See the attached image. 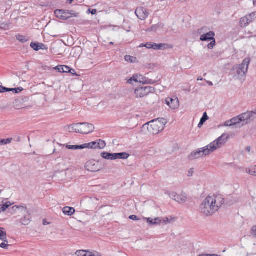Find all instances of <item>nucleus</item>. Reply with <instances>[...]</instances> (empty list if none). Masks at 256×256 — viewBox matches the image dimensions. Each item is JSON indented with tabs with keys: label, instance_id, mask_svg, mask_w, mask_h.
<instances>
[{
	"label": "nucleus",
	"instance_id": "obj_23",
	"mask_svg": "<svg viewBox=\"0 0 256 256\" xmlns=\"http://www.w3.org/2000/svg\"><path fill=\"white\" fill-rule=\"evenodd\" d=\"M96 141L82 144V148H96Z\"/></svg>",
	"mask_w": 256,
	"mask_h": 256
},
{
	"label": "nucleus",
	"instance_id": "obj_55",
	"mask_svg": "<svg viewBox=\"0 0 256 256\" xmlns=\"http://www.w3.org/2000/svg\"><path fill=\"white\" fill-rule=\"evenodd\" d=\"M6 92V87L0 85V93Z\"/></svg>",
	"mask_w": 256,
	"mask_h": 256
},
{
	"label": "nucleus",
	"instance_id": "obj_47",
	"mask_svg": "<svg viewBox=\"0 0 256 256\" xmlns=\"http://www.w3.org/2000/svg\"><path fill=\"white\" fill-rule=\"evenodd\" d=\"M155 82H156L155 80L146 78V80L145 82V84H155Z\"/></svg>",
	"mask_w": 256,
	"mask_h": 256
},
{
	"label": "nucleus",
	"instance_id": "obj_59",
	"mask_svg": "<svg viewBox=\"0 0 256 256\" xmlns=\"http://www.w3.org/2000/svg\"><path fill=\"white\" fill-rule=\"evenodd\" d=\"M55 69L57 70H58L59 72H61V68H60V66H56L55 68Z\"/></svg>",
	"mask_w": 256,
	"mask_h": 256
},
{
	"label": "nucleus",
	"instance_id": "obj_53",
	"mask_svg": "<svg viewBox=\"0 0 256 256\" xmlns=\"http://www.w3.org/2000/svg\"><path fill=\"white\" fill-rule=\"evenodd\" d=\"M154 222L156 223V225L160 224L162 222V220L160 218H156L154 219Z\"/></svg>",
	"mask_w": 256,
	"mask_h": 256
},
{
	"label": "nucleus",
	"instance_id": "obj_41",
	"mask_svg": "<svg viewBox=\"0 0 256 256\" xmlns=\"http://www.w3.org/2000/svg\"><path fill=\"white\" fill-rule=\"evenodd\" d=\"M68 18L71 17H78V13L76 12L74 10H68Z\"/></svg>",
	"mask_w": 256,
	"mask_h": 256
},
{
	"label": "nucleus",
	"instance_id": "obj_32",
	"mask_svg": "<svg viewBox=\"0 0 256 256\" xmlns=\"http://www.w3.org/2000/svg\"><path fill=\"white\" fill-rule=\"evenodd\" d=\"M248 18V22L250 23L252 22L256 18V12H253L249 14L246 15Z\"/></svg>",
	"mask_w": 256,
	"mask_h": 256
},
{
	"label": "nucleus",
	"instance_id": "obj_24",
	"mask_svg": "<svg viewBox=\"0 0 256 256\" xmlns=\"http://www.w3.org/2000/svg\"><path fill=\"white\" fill-rule=\"evenodd\" d=\"M23 88L19 87L18 88H6V92H12L15 94H18L23 90Z\"/></svg>",
	"mask_w": 256,
	"mask_h": 256
},
{
	"label": "nucleus",
	"instance_id": "obj_57",
	"mask_svg": "<svg viewBox=\"0 0 256 256\" xmlns=\"http://www.w3.org/2000/svg\"><path fill=\"white\" fill-rule=\"evenodd\" d=\"M22 208L24 210V211L25 212H26V213H28V212L27 210V208L26 207H24V206H17V208Z\"/></svg>",
	"mask_w": 256,
	"mask_h": 256
},
{
	"label": "nucleus",
	"instance_id": "obj_34",
	"mask_svg": "<svg viewBox=\"0 0 256 256\" xmlns=\"http://www.w3.org/2000/svg\"><path fill=\"white\" fill-rule=\"evenodd\" d=\"M61 68V72H71V70L74 72V70L72 69H70L68 66H60Z\"/></svg>",
	"mask_w": 256,
	"mask_h": 256
},
{
	"label": "nucleus",
	"instance_id": "obj_27",
	"mask_svg": "<svg viewBox=\"0 0 256 256\" xmlns=\"http://www.w3.org/2000/svg\"><path fill=\"white\" fill-rule=\"evenodd\" d=\"M144 89L146 96L148 95L150 93H153L154 92V88L150 86H143L142 87Z\"/></svg>",
	"mask_w": 256,
	"mask_h": 256
},
{
	"label": "nucleus",
	"instance_id": "obj_38",
	"mask_svg": "<svg viewBox=\"0 0 256 256\" xmlns=\"http://www.w3.org/2000/svg\"><path fill=\"white\" fill-rule=\"evenodd\" d=\"M12 138L0 140V144L3 145L7 144H10L12 142Z\"/></svg>",
	"mask_w": 256,
	"mask_h": 256
},
{
	"label": "nucleus",
	"instance_id": "obj_9",
	"mask_svg": "<svg viewBox=\"0 0 256 256\" xmlns=\"http://www.w3.org/2000/svg\"><path fill=\"white\" fill-rule=\"evenodd\" d=\"M166 104L169 106V107L172 109L176 110L178 108L179 106V100L178 98L173 97L170 98L168 97L166 99Z\"/></svg>",
	"mask_w": 256,
	"mask_h": 256
},
{
	"label": "nucleus",
	"instance_id": "obj_6",
	"mask_svg": "<svg viewBox=\"0 0 256 256\" xmlns=\"http://www.w3.org/2000/svg\"><path fill=\"white\" fill-rule=\"evenodd\" d=\"M148 129L153 134H158L164 130V124H158L156 120H152L148 123Z\"/></svg>",
	"mask_w": 256,
	"mask_h": 256
},
{
	"label": "nucleus",
	"instance_id": "obj_52",
	"mask_svg": "<svg viewBox=\"0 0 256 256\" xmlns=\"http://www.w3.org/2000/svg\"><path fill=\"white\" fill-rule=\"evenodd\" d=\"M87 12H88V13H90L92 14H95L96 13V10L89 8V9H88Z\"/></svg>",
	"mask_w": 256,
	"mask_h": 256
},
{
	"label": "nucleus",
	"instance_id": "obj_18",
	"mask_svg": "<svg viewBox=\"0 0 256 256\" xmlns=\"http://www.w3.org/2000/svg\"><path fill=\"white\" fill-rule=\"evenodd\" d=\"M62 212L65 215L72 216L75 212V209L69 206H65L63 208Z\"/></svg>",
	"mask_w": 256,
	"mask_h": 256
},
{
	"label": "nucleus",
	"instance_id": "obj_28",
	"mask_svg": "<svg viewBox=\"0 0 256 256\" xmlns=\"http://www.w3.org/2000/svg\"><path fill=\"white\" fill-rule=\"evenodd\" d=\"M242 118V122L249 120L252 116V112L243 113L239 115Z\"/></svg>",
	"mask_w": 256,
	"mask_h": 256
},
{
	"label": "nucleus",
	"instance_id": "obj_29",
	"mask_svg": "<svg viewBox=\"0 0 256 256\" xmlns=\"http://www.w3.org/2000/svg\"><path fill=\"white\" fill-rule=\"evenodd\" d=\"M66 148H68V150H82V149H83L82 148V145H74V146L66 144Z\"/></svg>",
	"mask_w": 256,
	"mask_h": 256
},
{
	"label": "nucleus",
	"instance_id": "obj_42",
	"mask_svg": "<svg viewBox=\"0 0 256 256\" xmlns=\"http://www.w3.org/2000/svg\"><path fill=\"white\" fill-rule=\"evenodd\" d=\"M146 78L142 74H139L138 76V82L142 83L143 84H145Z\"/></svg>",
	"mask_w": 256,
	"mask_h": 256
},
{
	"label": "nucleus",
	"instance_id": "obj_43",
	"mask_svg": "<svg viewBox=\"0 0 256 256\" xmlns=\"http://www.w3.org/2000/svg\"><path fill=\"white\" fill-rule=\"evenodd\" d=\"M124 59L126 61L128 62H134V60L136 59V58L126 55L125 56Z\"/></svg>",
	"mask_w": 256,
	"mask_h": 256
},
{
	"label": "nucleus",
	"instance_id": "obj_35",
	"mask_svg": "<svg viewBox=\"0 0 256 256\" xmlns=\"http://www.w3.org/2000/svg\"><path fill=\"white\" fill-rule=\"evenodd\" d=\"M12 204L10 202H6V203L2 204H0V210L4 212Z\"/></svg>",
	"mask_w": 256,
	"mask_h": 256
},
{
	"label": "nucleus",
	"instance_id": "obj_17",
	"mask_svg": "<svg viewBox=\"0 0 256 256\" xmlns=\"http://www.w3.org/2000/svg\"><path fill=\"white\" fill-rule=\"evenodd\" d=\"M130 156V154L126 152L114 153V159L126 160Z\"/></svg>",
	"mask_w": 256,
	"mask_h": 256
},
{
	"label": "nucleus",
	"instance_id": "obj_14",
	"mask_svg": "<svg viewBox=\"0 0 256 256\" xmlns=\"http://www.w3.org/2000/svg\"><path fill=\"white\" fill-rule=\"evenodd\" d=\"M76 254L77 256H96L90 252L84 250H79L76 252Z\"/></svg>",
	"mask_w": 256,
	"mask_h": 256
},
{
	"label": "nucleus",
	"instance_id": "obj_8",
	"mask_svg": "<svg viewBox=\"0 0 256 256\" xmlns=\"http://www.w3.org/2000/svg\"><path fill=\"white\" fill-rule=\"evenodd\" d=\"M229 136L228 134H224L220 136L218 138H217L216 140L210 143L208 145V147L210 148V146H214L216 148V150L218 148L220 145H222L224 144L226 140L228 138Z\"/></svg>",
	"mask_w": 256,
	"mask_h": 256
},
{
	"label": "nucleus",
	"instance_id": "obj_21",
	"mask_svg": "<svg viewBox=\"0 0 256 256\" xmlns=\"http://www.w3.org/2000/svg\"><path fill=\"white\" fill-rule=\"evenodd\" d=\"M4 230V228H0V240L8 243V241L6 238V233Z\"/></svg>",
	"mask_w": 256,
	"mask_h": 256
},
{
	"label": "nucleus",
	"instance_id": "obj_37",
	"mask_svg": "<svg viewBox=\"0 0 256 256\" xmlns=\"http://www.w3.org/2000/svg\"><path fill=\"white\" fill-rule=\"evenodd\" d=\"M156 120L158 124H164V128L165 126L167 123V120L166 119L164 118H159L156 120Z\"/></svg>",
	"mask_w": 256,
	"mask_h": 256
},
{
	"label": "nucleus",
	"instance_id": "obj_22",
	"mask_svg": "<svg viewBox=\"0 0 256 256\" xmlns=\"http://www.w3.org/2000/svg\"><path fill=\"white\" fill-rule=\"evenodd\" d=\"M168 45L164 44H154V50H164L166 48H168Z\"/></svg>",
	"mask_w": 256,
	"mask_h": 256
},
{
	"label": "nucleus",
	"instance_id": "obj_46",
	"mask_svg": "<svg viewBox=\"0 0 256 256\" xmlns=\"http://www.w3.org/2000/svg\"><path fill=\"white\" fill-rule=\"evenodd\" d=\"M144 219L146 220L147 222L149 223L150 224L156 225L154 219H152L151 218H144Z\"/></svg>",
	"mask_w": 256,
	"mask_h": 256
},
{
	"label": "nucleus",
	"instance_id": "obj_13",
	"mask_svg": "<svg viewBox=\"0 0 256 256\" xmlns=\"http://www.w3.org/2000/svg\"><path fill=\"white\" fill-rule=\"evenodd\" d=\"M214 32L212 31H210L206 34L202 35L200 37V40L201 41H210L214 38Z\"/></svg>",
	"mask_w": 256,
	"mask_h": 256
},
{
	"label": "nucleus",
	"instance_id": "obj_36",
	"mask_svg": "<svg viewBox=\"0 0 256 256\" xmlns=\"http://www.w3.org/2000/svg\"><path fill=\"white\" fill-rule=\"evenodd\" d=\"M246 172L252 176H256V166H252Z\"/></svg>",
	"mask_w": 256,
	"mask_h": 256
},
{
	"label": "nucleus",
	"instance_id": "obj_63",
	"mask_svg": "<svg viewBox=\"0 0 256 256\" xmlns=\"http://www.w3.org/2000/svg\"><path fill=\"white\" fill-rule=\"evenodd\" d=\"M208 256H220L216 254H208Z\"/></svg>",
	"mask_w": 256,
	"mask_h": 256
},
{
	"label": "nucleus",
	"instance_id": "obj_11",
	"mask_svg": "<svg viewBox=\"0 0 256 256\" xmlns=\"http://www.w3.org/2000/svg\"><path fill=\"white\" fill-rule=\"evenodd\" d=\"M56 16L62 20H66L68 18V10H56L54 11Z\"/></svg>",
	"mask_w": 256,
	"mask_h": 256
},
{
	"label": "nucleus",
	"instance_id": "obj_60",
	"mask_svg": "<svg viewBox=\"0 0 256 256\" xmlns=\"http://www.w3.org/2000/svg\"><path fill=\"white\" fill-rule=\"evenodd\" d=\"M204 124V122H202V121L200 120V122H199V124H198V128H200L201 126H202Z\"/></svg>",
	"mask_w": 256,
	"mask_h": 256
},
{
	"label": "nucleus",
	"instance_id": "obj_30",
	"mask_svg": "<svg viewBox=\"0 0 256 256\" xmlns=\"http://www.w3.org/2000/svg\"><path fill=\"white\" fill-rule=\"evenodd\" d=\"M16 38L17 40L22 43H25L28 41V39L25 36H22L21 34H17L16 36Z\"/></svg>",
	"mask_w": 256,
	"mask_h": 256
},
{
	"label": "nucleus",
	"instance_id": "obj_5",
	"mask_svg": "<svg viewBox=\"0 0 256 256\" xmlns=\"http://www.w3.org/2000/svg\"><path fill=\"white\" fill-rule=\"evenodd\" d=\"M166 194H168L170 198L180 204L184 203L188 199V196L186 193H182L178 194L174 192H166Z\"/></svg>",
	"mask_w": 256,
	"mask_h": 256
},
{
	"label": "nucleus",
	"instance_id": "obj_4",
	"mask_svg": "<svg viewBox=\"0 0 256 256\" xmlns=\"http://www.w3.org/2000/svg\"><path fill=\"white\" fill-rule=\"evenodd\" d=\"M250 62L249 58H245L241 64L234 65L231 70L232 72H236L238 77L244 76L248 70Z\"/></svg>",
	"mask_w": 256,
	"mask_h": 256
},
{
	"label": "nucleus",
	"instance_id": "obj_58",
	"mask_svg": "<svg viewBox=\"0 0 256 256\" xmlns=\"http://www.w3.org/2000/svg\"><path fill=\"white\" fill-rule=\"evenodd\" d=\"M206 83L210 86H213V83L210 82V81H208V80H206Z\"/></svg>",
	"mask_w": 256,
	"mask_h": 256
},
{
	"label": "nucleus",
	"instance_id": "obj_31",
	"mask_svg": "<svg viewBox=\"0 0 256 256\" xmlns=\"http://www.w3.org/2000/svg\"><path fill=\"white\" fill-rule=\"evenodd\" d=\"M242 122V118L240 116L233 118L231 119V122L233 126L240 124Z\"/></svg>",
	"mask_w": 256,
	"mask_h": 256
},
{
	"label": "nucleus",
	"instance_id": "obj_33",
	"mask_svg": "<svg viewBox=\"0 0 256 256\" xmlns=\"http://www.w3.org/2000/svg\"><path fill=\"white\" fill-rule=\"evenodd\" d=\"M10 22H0V29L4 30H8L10 29Z\"/></svg>",
	"mask_w": 256,
	"mask_h": 256
},
{
	"label": "nucleus",
	"instance_id": "obj_26",
	"mask_svg": "<svg viewBox=\"0 0 256 256\" xmlns=\"http://www.w3.org/2000/svg\"><path fill=\"white\" fill-rule=\"evenodd\" d=\"M30 215L28 214L27 216H24L22 219H21V223L24 226H27L29 224L30 222Z\"/></svg>",
	"mask_w": 256,
	"mask_h": 256
},
{
	"label": "nucleus",
	"instance_id": "obj_51",
	"mask_svg": "<svg viewBox=\"0 0 256 256\" xmlns=\"http://www.w3.org/2000/svg\"><path fill=\"white\" fill-rule=\"evenodd\" d=\"M231 122V120L226 121L224 122V126H232L233 124H232V122Z\"/></svg>",
	"mask_w": 256,
	"mask_h": 256
},
{
	"label": "nucleus",
	"instance_id": "obj_2",
	"mask_svg": "<svg viewBox=\"0 0 256 256\" xmlns=\"http://www.w3.org/2000/svg\"><path fill=\"white\" fill-rule=\"evenodd\" d=\"M70 128L73 132L84 134H90L94 130V126L92 124L87 122H80L72 124Z\"/></svg>",
	"mask_w": 256,
	"mask_h": 256
},
{
	"label": "nucleus",
	"instance_id": "obj_40",
	"mask_svg": "<svg viewBox=\"0 0 256 256\" xmlns=\"http://www.w3.org/2000/svg\"><path fill=\"white\" fill-rule=\"evenodd\" d=\"M138 76L139 74H134L128 80V83H131L132 81H134L136 82H138Z\"/></svg>",
	"mask_w": 256,
	"mask_h": 256
},
{
	"label": "nucleus",
	"instance_id": "obj_44",
	"mask_svg": "<svg viewBox=\"0 0 256 256\" xmlns=\"http://www.w3.org/2000/svg\"><path fill=\"white\" fill-rule=\"evenodd\" d=\"M154 44L152 42H147L145 44H142L140 46H145L147 48L150 49V48H154Z\"/></svg>",
	"mask_w": 256,
	"mask_h": 256
},
{
	"label": "nucleus",
	"instance_id": "obj_12",
	"mask_svg": "<svg viewBox=\"0 0 256 256\" xmlns=\"http://www.w3.org/2000/svg\"><path fill=\"white\" fill-rule=\"evenodd\" d=\"M30 47L36 51H38L40 50H47L46 46L42 44L36 42H32L30 44Z\"/></svg>",
	"mask_w": 256,
	"mask_h": 256
},
{
	"label": "nucleus",
	"instance_id": "obj_50",
	"mask_svg": "<svg viewBox=\"0 0 256 256\" xmlns=\"http://www.w3.org/2000/svg\"><path fill=\"white\" fill-rule=\"evenodd\" d=\"M8 246H9V245L8 244H5V242H2L0 244V247L2 248H4V249H7Z\"/></svg>",
	"mask_w": 256,
	"mask_h": 256
},
{
	"label": "nucleus",
	"instance_id": "obj_15",
	"mask_svg": "<svg viewBox=\"0 0 256 256\" xmlns=\"http://www.w3.org/2000/svg\"><path fill=\"white\" fill-rule=\"evenodd\" d=\"M136 97L137 98H142L146 96V94L142 87H139L134 90Z\"/></svg>",
	"mask_w": 256,
	"mask_h": 256
},
{
	"label": "nucleus",
	"instance_id": "obj_3",
	"mask_svg": "<svg viewBox=\"0 0 256 256\" xmlns=\"http://www.w3.org/2000/svg\"><path fill=\"white\" fill-rule=\"evenodd\" d=\"M216 150V148L213 146H210V148L208 146L204 148H198V150L192 152L188 156L190 160H192L195 159H198L200 158L206 156L210 153Z\"/></svg>",
	"mask_w": 256,
	"mask_h": 256
},
{
	"label": "nucleus",
	"instance_id": "obj_61",
	"mask_svg": "<svg viewBox=\"0 0 256 256\" xmlns=\"http://www.w3.org/2000/svg\"><path fill=\"white\" fill-rule=\"evenodd\" d=\"M250 150H251V147L250 146H247L246 148V150L248 152H250Z\"/></svg>",
	"mask_w": 256,
	"mask_h": 256
},
{
	"label": "nucleus",
	"instance_id": "obj_1",
	"mask_svg": "<svg viewBox=\"0 0 256 256\" xmlns=\"http://www.w3.org/2000/svg\"><path fill=\"white\" fill-rule=\"evenodd\" d=\"M224 203V199L220 196L206 197L200 204L201 212L206 216L214 214Z\"/></svg>",
	"mask_w": 256,
	"mask_h": 256
},
{
	"label": "nucleus",
	"instance_id": "obj_20",
	"mask_svg": "<svg viewBox=\"0 0 256 256\" xmlns=\"http://www.w3.org/2000/svg\"><path fill=\"white\" fill-rule=\"evenodd\" d=\"M250 24L248 18L246 15L242 18L240 20V27H246Z\"/></svg>",
	"mask_w": 256,
	"mask_h": 256
},
{
	"label": "nucleus",
	"instance_id": "obj_39",
	"mask_svg": "<svg viewBox=\"0 0 256 256\" xmlns=\"http://www.w3.org/2000/svg\"><path fill=\"white\" fill-rule=\"evenodd\" d=\"M210 42L208 44V48L210 50H212L214 48V46H216V40L214 38V39L210 40Z\"/></svg>",
	"mask_w": 256,
	"mask_h": 256
},
{
	"label": "nucleus",
	"instance_id": "obj_54",
	"mask_svg": "<svg viewBox=\"0 0 256 256\" xmlns=\"http://www.w3.org/2000/svg\"><path fill=\"white\" fill-rule=\"evenodd\" d=\"M252 231L253 235L256 237V226H254L252 228Z\"/></svg>",
	"mask_w": 256,
	"mask_h": 256
},
{
	"label": "nucleus",
	"instance_id": "obj_19",
	"mask_svg": "<svg viewBox=\"0 0 256 256\" xmlns=\"http://www.w3.org/2000/svg\"><path fill=\"white\" fill-rule=\"evenodd\" d=\"M164 27V24L162 23H158L152 26L150 28H149L147 29L146 31L148 32H156L158 30H160L162 28Z\"/></svg>",
	"mask_w": 256,
	"mask_h": 256
},
{
	"label": "nucleus",
	"instance_id": "obj_16",
	"mask_svg": "<svg viewBox=\"0 0 256 256\" xmlns=\"http://www.w3.org/2000/svg\"><path fill=\"white\" fill-rule=\"evenodd\" d=\"M100 156L104 159L108 160H115L114 153H110L106 152H102L100 154Z\"/></svg>",
	"mask_w": 256,
	"mask_h": 256
},
{
	"label": "nucleus",
	"instance_id": "obj_45",
	"mask_svg": "<svg viewBox=\"0 0 256 256\" xmlns=\"http://www.w3.org/2000/svg\"><path fill=\"white\" fill-rule=\"evenodd\" d=\"M208 119V116L207 115L206 112H204L203 114L202 117L201 118L200 120L202 122H205Z\"/></svg>",
	"mask_w": 256,
	"mask_h": 256
},
{
	"label": "nucleus",
	"instance_id": "obj_10",
	"mask_svg": "<svg viewBox=\"0 0 256 256\" xmlns=\"http://www.w3.org/2000/svg\"><path fill=\"white\" fill-rule=\"evenodd\" d=\"M135 14L138 18L141 20H146L148 16L146 10L143 7L137 8L136 10Z\"/></svg>",
	"mask_w": 256,
	"mask_h": 256
},
{
	"label": "nucleus",
	"instance_id": "obj_56",
	"mask_svg": "<svg viewBox=\"0 0 256 256\" xmlns=\"http://www.w3.org/2000/svg\"><path fill=\"white\" fill-rule=\"evenodd\" d=\"M163 222L166 224L169 222L170 220L168 217H166L163 219Z\"/></svg>",
	"mask_w": 256,
	"mask_h": 256
},
{
	"label": "nucleus",
	"instance_id": "obj_25",
	"mask_svg": "<svg viewBox=\"0 0 256 256\" xmlns=\"http://www.w3.org/2000/svg\"><path fill=\"white\" fill-rule=\"evenodd\" d=\"M96 148L98 149H104L106 146V142L102 140L96 141Z\"/></svg>",
	"mask_w": 256,
	"mask_h": 256
},
{
	"label": "nucleus",
	"instance_id": "obj_62",
	"mask_svg": "<svg viewBox=\"0 0 256 256\" xmlns=\"http://www.w3.org/2000/svg\"><path fill=\"white\" fill-rule=\"evenodd\" d=\"M74 0H68L66 3L70 4Z\"/></svg>",
	"mask_w": 256,
	"mask_h": 256
},
{
	"label": "nucleus",
	"instance_id": "obj_64",
	"mask_svg": "<svg viewBox=\"0 0 256 256\" xmlns=\"http://www.w3.org/2000/svg\"><path fill=\"white\" fill-rule=\"evenodd\" d=\"M198 80H203V78L201 76H199L198 78Z\"/></svg>",
	"mask_w": 256,
	"mask_h": 256
},
{
	"label": "nucleus",
	"instance_id": "obj_48",
	"mask_svg": "<svg viewBox=\"0 0 256 256\" xmlns=\"http://www.w3.org/2000/svg\"><path fill=\"white\" fill-rule=\"evenodd\" d=\"M19 102L18 100H16L15 102H14V108L16 109V110H20L22 108H20L18 104H18V102Z\"/></svg>",
	"mask_w": 256,
	"mask_h": 256
},
{
	"label": "nucleus",
	"instance_id": "obj_49",
	"mask_svg": "<svg viewBox=\"0 0 256 256\" xmlns=\"http://www.w3.org/2000/svg\"><path fill=\"white\" fill-rule=\"evenodd\" d=\"M129 218L134 220H138L140 218H138V216L136 215H131L129 216Z\"/></svg>",
	"mask_w": 256,
	"mask_h": 256
},
{
	"label": "nucleus",
	"instance_id": "obj_7",
	"mask_svg": "<svg viewBox=\"0 0 256 256\" xmlns=\"http://www.w3.org/2000/svg\"><path fill=\"white\" fill-rule=\"evenodd\" d=\"M100 160H90L86 164V168L90 172H98L102 169V166L99 164Z\"/></svg>",
	"mask_w": 256,
	"mask_h": 256
}]
</instances>
